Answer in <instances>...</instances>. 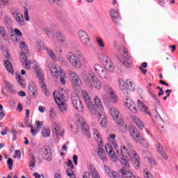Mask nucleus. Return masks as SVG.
<instances>
[{
    "label": "nucleus",
    "mask_w": 178,
    "mask_h": 178,
    "mask_svg": "<svg viewBox=\"0 0 178 178\" xmlns=\"http://www.w3.org/2000/svg\"><path fill=\"white\" fill-rule=\"evenodd\" d=\"M119 84L120 88L122 90V94H124V95H129V94H130L131 90L127 89L124 86H123V81L120 80Z\"/></svg>",
    "instance_id": "c9c22d12"
},
{
    "label": "nucleus",
    "mask_w": 178,
    "mask_h": 178,
    "mask_svg": "<svg viewBox=\"0 0 178 178\" xmlns=\"http://www.w3.org/2000/svg\"><path fill=\"white\" fill-rule=\"evenodd\" d=\"M67 59L73 67H76L77 69H80L82 67L83 64L86 63V57H84V54L79 50L75 51L74 54L69 52L67 54Z\"/></svg>",
    "instance_id": "f03ea898"
},
{
    "label": "nucleus",
    "mask_w": 178,
    "mask_h": 178,
    "mask_svg": "<svg viewBox=\"0 0 178 178\" xmlns=\"http://www.w3.org/2000/svg\"><path fill=\"white\" fill-rule=\"evenodd\" d=\"M4 66L6 69V70L8 72V73H10L11 74H13V67H12V63L9 60L4 61Z\"/></svg>",
    "instance_id": "f704fd0d"
},
{
    "label": "nucleus",
    "mask_w": 178,
    "mask_h": 178,
    "mask_svg": "<svg viewBox=\"0 0 178 178\" xmlns=\"http://www.w3.org/2000/svg\"><path fill=\"white\" fill-rule=\"evenodd\" d=\"M7 165L10 169V170H12V168H13V160L12 159H8L7 161Z\"/></svg>",
    "instance_id": "6e6d98bb"
},
{
    "label": "nucleus",
    "mask_w": 178,
    "mask_h": 178,
    "mask_svg": "<svg viewBox=\"0 0 178 178\" xmlns=\"http://www.w3.org/2000/svg\"><path fill=\"white\" fill-rule=\"evenodd\" d=\"M28 92L30 95L33 99L37 98V95H38V90L37 88V86L34 85L33 83L30 84L28 86Z\"/></svg>",
    "instance_id": "412c9836"
},
{
    "label": "nucleus",
    "mask_w": 178,
    "mask_h": 178,
    "mask_svg": "<svg viewBox=\"0 0 178 178\" xmlns=\"http://www.w3.org/2000/svg\"><path fill=\"white\" fill-rule=\"evenodd\" d=\"M67 172V176H69V177L70 178H76V175H74V173L73 172V170H72V168H67L66 170Z\"/></svg>",
    "instance_id": "603ef678"
},
{
    "label": "nucleus",
    "mask_w": 178,
    "mask_h": 178,
    "mask_svg": "<svg viewBox=\"0 0 178 178\" xmlns=\"http://www.w3.org/2000/svg\"><path fill=\"white\" fill-rule=\"evenodd\" d=\"M42 152H43V159L44 161H49L52 160V151L49 147L44 146L42 148Z\"/></svg>",
    "instance_id": "f3484780"
},
{
    "label": "nucleus",
    "mask_w": 178,
    "mask_h": 178,
    "mask_svg": "<svg viewBox=\"0 0 178 178\" xmlns=\"http://www.w3.org/2000/svg\"><path fill=\"white\" fill-rule=\"evenodd\" d=\"M0 34L4 38V40H6L8 38V34L6 33V31H5V29L3 26H0Z\"/></svg>",
    "instance_id": "09e8293b"
},
{
    "label": "nucleus",
    "mask_w": 178,
    "mask_h": 178,
    "mask_svg": "<svg viewBox=\"0 0 178 178\" xmlns=\"http://www.w3.org/2000/svg\"><path fill=\"white\" fill-rule=\"evenodd\" d=\"M94 101H95L94 105L97 106V108H99V109H102V108H104L102 106V103H101V99H99V97H98L97 96H95L94 97Z\"/></svg>",
    "instance_id": "37998d69"
},
{
    "label": "nucleus",
    "mask_w": 178,
    "mask_h": 178,
    "mask_svg": "<svg viewBox=\"0 0 178 178\" xmlns=\"http://www.w3.org/2000/svg\"><path fill=\"white\" fill-rule=\"evenodd\" d=\"M99 120H100V124L102 126V127H106V118H105V115H103V117H99Z\"/></svg>",
    "instance_id": "de8ad7c7"
},
{
    "label": "nucleus",
    "mask_w": 178,
    "mask_h": 178,
    "mask_svg": "<svg viewBox=\"0 0 178 178\" xmlns=\"http://www.w3.org/2000/svg\"><path fill=\"white\" fill-rule=\"evenodd\" d=\"M88 108L89 111L92 115H96L98 118H102V114H101V112L104 111V108H102V109H99V108L95 105H94L92 103H90V104H88L87 106Z\"/></svg>",
    "instance_id": "4468645a"
},
{
    "label": "nucleus",
    "mask_w": 178,
    "mask_h": 178,
    "mask_svg": "<svg viewBox=\"0 0 178 178\" xmlns=\"http://www.w3.org/2000/svg\"><path fill=\"white\" fill-rule=\"evenodd\" d=\"M117 154L122 165L120 171V173L122 175V178H136L134 175H133V172L130 170V165L129 164V161H130V158L131 157V151L129 152L126 146L121 145L120 152L118 149Z\"/></svg>",
    "instance_id": "f257e3e1"
},
{
    "label": "nucleus",
    "mask_w": 178,
    "mask_h": 178,
    "mask_svg": "<svg viewBox=\"0 0 178 178\" xmlns=\"http://www.w3.org/2000/svg\"><path fill=\"white\" fill-rule=\"evenodd\" d=\"M42 124H44V122L42 121H36L35 126V129L36 130H38V131H40V129H41V127H42Z\"/></svg>",
    "instance_id": "864d4df0"
},
{
    "label": "nucleus",
    "mask_w": 178,
    "mask_h": 178,
    "mask_svg": "<svg viewBox=\"0 0 178 178\" xmlns=\"http://www.w3.org/2000/svg\"><path fill=\"white\" fill-rule=\"evenodd\" d=\"M54 98L55 102L58 105V108L62 113H66L67 112V106L65 104L66 101V97L61 92H54Z\"/></svg>",
    "instance_id": "7ed1b4c3"
},
{
    "label": "nucleus",
    "mask_w": 178,
    "mask_h": 178,
    "mask_svg": "<svg viewBox=\"0 0 178 178\" xmlns=\"http://www.w3.org/2000/svg\"><path fill=\"white\" fill-rule=\"evenodd\" d=\"M95 75V74H94L92 71H89L88 72H83L81 74V79L88 87H92V82H91V80L94 79Z\"/></svg>",
    "instance_id": "9b49d317"
},
{
    "label": "nucleus",
    "mask_w": 178,
    "mask_h": 178,
    "mask_svg": "<svg viewBox=\"0 0 178 178\" xmlns=\"http://www.w3.org/2000/svg\"><path fill=\"white\" fill-rule=\"evenodd\" d=\"M72 105L78 111V112H83L84 108L83 107V104H81V101L77 95H72Z\"/></svg>",
    "instance_id": "ddd939ff"
},
{
    "label": "nucleus",
    "mask_w": 178,
    "mask_h": 178,
    "mask_svg": "<svg viewBox=\"0 0 178 178\" xmlns=\"http://www.w3.org/2000/svg\"><path fill=\"white\" fill-rule=\"evenodd\" d=\"M46 51H47L48 55L50 56V58L53 60H56V56L55 55V54H54V51H52L51 49H49L48 48H46Z\"/></svg>",
    "instance_id": "c03bdc74"
},
{
    "label": "nucleus",
    "mask_w": 178,
    "mask_h": 178,
    "mask_svg": "<svg viewBox=\"0 0 178 178\" xmlns=\"http://www.w3.org/2000/svg\"><path fill=\"white\" fill-rule=\"evenodd\" d=\"M123 87H124L127 90L129 91L134 90V87L133 86V83L131 81L127 80L126 83L123 81Z\"/></svg>",
    "instance_id": "e433bc0d"
},
{
    "label": "nucleus",
    "mask_w": 178,
    "mask_h": 178,
    "mask_svg": "<svg viewBox=\"0 0 178 178\" xmlns=\"http://www.w3.org/2000/svg\"><path fill=\"white\" fill-rule=\"evenodd\" d=\"M42 134L43 137H49V136H51V130H49V129L43 128L42 129Z\"/></svg>",
    "instance_id": "a18cd8bd"
},
{
    "label": "nucleus",
    "mask_w": 178,
    "mask_h": 178,
    "mask_svg": "<svg viewBox=\"0 0 178 178\" xmlns=\"http://www.w3.org/2000/svg\"><path fill=\"white\" fill-rule=\"evenodd\" d=\"M151 83H149V86L147 87L148 91L151 95V97L156 101V106H158L159 105V102H161V99H158L156 95H155V93H154V91H152V89H151Z\"/></svg>",
    "instance_id": "7c9ffc66"
},
{
    "label": "nucleus",
    "mask_w": 178,
    "mask_h": 178,
    "mask_svg": "<svg viewBox=\"0 0 178 178\" xmlns=\"http://www.w3.org/2000/svg\"><path fill=\"white\" fill-rule=\"evenodd\" d=\"M27 54L24 52H21V56L19 57V59L22 63V66H24V69H26V70H30L31 67L29 65V59H27Z\"/></svg>",
    "instance_id": "5701e85b"
},
{
    "label": "nucleus",
    "mask_w": 178,
    "mask_h": 178,
    "mask_svg": "<svg viewBox=\"0 0 178 178\" xmlns=\"http://www.w3.org/2000/svg\"><path fill=\"white\" fill-rule=\"evenodd\" d=\"M49 116L51 119H54L56 116V112L55 111V108H51L49 111Z\"/></svg>",
    "instance_id": "5fc2aeb1"
},
{
    "label": "nucleus",
    "mask_w": 178,
    "mask_h": 178,
    "mask_svg": "<svg viewBox=\"0 0 178 178\" xmlns=\"http://www.w3.org/2000/svg\"><path fill=\"white\" fill-rule=\"evenodd\" d=\"M129 132L134 141H136V143H139L140 138L142 137L141 135H140V131L134 128V127H131L129 128Z\"/></svg>",
    "instance_id": "6ab92c4d"
},
{
    "label": "nucleus",
    "mask_w": 178,
    "mask_h": 178,
    "mask_svg": "<svg viewBox=\"0 0 178 178\" xmlns=\"http://www.w3.org/2000/svg\"><path fill=\"white\" fill-rule=\"evenodd\" d=\"M81 128H82L83 133V134H85L86 138H90L91 135L90 134V127H88L87 123L83 122L81 124Z\"/></svg>",
    "instance_id": "cd10ccee"
},
{
    "label": "nucleus",
    "mask_w": 178,
    "mask_h": 178,
    "mask_svg": "<svg viewBox=\"0 0 178 178\" xmlns=\"http://www.w3.org/2000/svg\"><path fill=\"white\" fill-rule=\"evenodd\" d=\"M88 170L90 171V174L92 175V178H101L99 177V174L98 173V171L97 169H95V167L92 165H90L88 167Z\"/></svg>",
    "instance_id": "bb28decb"
},
{
    "label": "nucleus",
    "mask_w": 178,
    "mask_h": 178,
    "mask_svg": "<svg viewBox=\"0 0 178 178\" xmlns=\"http://www.w3.org/2000/svg\"><path fill=\"white\" fill-rule=\"evenodd\" d=\"M131 119L133 122L136 124V126H138V129H140V130H143V129H144V123L141 122V120H140L138 117L136 115H131Z\"/></svg>",
    "instance_id": "c85d7f7f"
},
{
    "label": "nucleus",
    "mask_w": 178,
    "mask_h": 178,
    "mask_svg": "<svg viewBox=\"0 0 178 178\" xmlns=\"http://www.w3.org/2000/svg\"><path fill=\"white\" fill-rule=\"evenodd\" d=\"M110 16L115 24H119V22H120V14L119 12L111 9L110 11Z\"/></svg>",
    "instance_id": "4be33fe9"
},
{
    "label": "nucleus",
    "mask_w": 178,
    "mask_h": 178,
    "mask_svg": "<svg viewBox=\"0 0 178 178\" xmlns=\"http://www.w3.org/2000/svg\"><path fill=\"white\" fill-rule=\"evenodd\" d=\"M104 168H105V171L106 172L109 177L118 178V172L111 170V168L108 166L105 165Z\"/></svg>",
    "instance_id": "473e14b6"
},
{
    "label": "nucleus",
    "mask_w": 178,
    "mask_h": 178,
    "mask_svg": "<svg viewBox=\"0 0 178 178\" xmlns=\"http://www.w3.org/2000/svg\"><path fill=\"white\" fill-rule=\"evenodd\" d=\"M132 159L133 164L136 169H140V157L137 155V152L134 150H131V156L130 159Z\"/></svg>",
    "instance_id": "aec40b11"
},
{
    "label": "nucleus",
    "mask_w": 178,
    "mask_h": 178,
    "mask_svg": "<svg viewBox=\"0 0 178 178\" xmlns=\"http://www.w3.org/2000/svg\"><path fill=\"white\" fill-rule=\"evenodd\" d=\"M99 59L102 63V65L104 66L106 70L109 73H112L113 70H115V67H113V64L112 63V60L111 58L106 56V54H103L99 56Z\"/></svg>",
    "instance_id": "423d86ee"
},
{
    "label": "nucleus",
    "mask_w": 178,
    "mask_h": 178,
    "mask_svg": "<svg viewBox=\"0 0 178 178\" xmlns=\"http://www.w3.org/2000/svg\"><path fill=\"white\" fill-rule=\"evenodd\" d=\"M78 37L80 39L81 42L87 48H90L91 46V42L90 40V36L87 34V32L80 30L78 31Z\"/></svg>",
    "instance_id": "1a4fd4ad"
},
{
    "label": "nucleus",
    "mask_w": 178,
    "mask_h": 178,
    "mask_svg": "<svg viewBox=\"0 0 178 178\" xmlns=\"http://www.w3.org/2000/svg\"><path fill=\"white\" fill-rule=\"evenodd\" d=\"M82 95L83 97V99L85 100L87 106L92 104V102L91 101V99H90L88 93H87L86 92H83Z\"/></svg>",
    "instance_id": "4c0bfd02"
},
{
    "label": "nucleus",
    "mask_w": 178,
    "mask_h": 178,
    "mask_svg": "<svg viewBox=\"0 0 178 178\" xmlns=\"http://www.w3.org/2000/svg\"><path fill=\"white\" fill-rule=\"evenodd\" d=\"M19 48L22 50V52H24L25 54H29V49L27 47V44L24 42H21L19 44Z\"/></svg>",
    "instance_id": "79ce46f5"
},
{
    "label": "nucleus",
    "mask_w": 178,
    "mask_h": 178,
    "mask_svg": "<svg viewBox=\"0 0 178 178\" xmlns=\"http://www.w3.org/2000/svg\"><path fill=\"white\" fill-rule=\"evenodd\" d=\"M90 175V173H88V172L86 171L83 173L82 175V177L83 178H90L88 177V175Z\"/></svg>",
    "instance_id": "774afa93"
},
{
    "label": "nucleus",
    "mask_w": 178,
    "mask_h": 178,
    "mask_svg": "<svg viewBox=\"0 0 178 178\" xmlns=\"http://www.w3.org/2000/svg\"><path fill=\"white\" fill-rule=\"evenodd\" d=\"M56 37L60 42H66V38H65V36L62 33L60 32H56Z\"/></svg>",
    "instance_id": "ea45409f"
},
{
    "label": "nucleus",
    "mask_w": 178,
    "mask_h": 178,
    "mask_svg": "<svg viewBox=\"0 0 178 178\" xmlns=\"http://www.w3.org/2000/svg\"><path fill=\"white\" fill-rule=\"evenodd\" d=\"M138 108L141 112H143V113H145L146 115H151V113L148 111V107L145 106L144 102H140V100H138Z\"/></svg>",
    "instance_id": "a878e982"
},
{
    "label": "nucleus",
    "mask_w": 178,
    "mask_h": 178,
    "mask_svg": "<svg viewBox=\"0 0 178 178\" xmlns=\"http://www.w3.org/2000/svg\"><path fill=\"white\" fill-rule=\"evenodd\" d=\"M37 76L39 79V83L40 84V87L43 91L44 95L46 97H49V92H48V89H47V85H45V82H44V74L42 72L36 71Z\"/></svg>",
    "instance_id": "f8f14e48"
},
{
    "label": "nucleus",
    "mask_w": 178,
    "mask_h": 178,
    "mask_svg": "<svg viewBox=\"0 0 178 178\" xmlns=\"http://www.w3.org/2000/svg\"><path fill=\"white\" fill-rule=\"evenodd\" d=\"M29 166H31V168H34V166H35V156H32V160L29 164Z\"/></svg>",
    "instance_id": "bf43d9fd"
},
{
    "label": "nucleus",
    "mask_w": 178,
    "mask_h": 178,
    "mask_svg": "<svg viewBox=\"0 0 178 178\" xmlns=\"http://www.w3.org/2000/svg\"><path fill=\"white\" fill-rule=\"evenodd\" d=\"M110 113L114 120H115L116 123L120 126V127H124V129H126L127 127V125L124 124V122L120 118V113H119V111L118 109L112 107L110 108Z\"/></svg>",
    "instance_id": "0eeeda50"
},
{
    "label": "nucleus",
    "mask_w": 178,
    "mask_h": 178,
    "mask_svg": "<svg viewBox=\"0 0 178 178\" xmlns=\"http://www.w3.org/2000/svg\"><path fill=\"white\" fill-rule=\"evenodd\" d=\"M9 3L8 0H0V8H5Z\"/></svg>",
    "instance_id": "4d7b16f0"
},
{
    "label": "nucleus",
    "mask_w": 178,
    "mask_h": 178,
    "mask_svg": "<svg viewBox=\"0 0 178 178\" xmlns=\"http://www.w3.org/2000/svg\"><path fill=\"white\" fill-rule=\"evenodd\" d=\"M136 143L138 144H140L145 148H148V147H149V143H148V141H147L145 138H143V136L140 137V138H139V142H136Z\"/></svg>",
    "instance_id": "58836bf2"
},
{
    "label": "nucleus",
    "mask_w": 178,
    "mask_h": 178,
    "mask_svg": "<svg viewBox=\"0 0 178 178\" xmlns=\"http://www.w3.org/2000/svg\"><path fill=\"white\" fill-rule=\"evenodd\" d=\"M157 90H159V92L158 94L159 97H161L165 94V92L163 91V89L161 88V86H157Z\"/></svg>",
    "instance_id": "052dcab7"
},
{
    "label": "nucleus",
    "mask_w": 178,
    "mask_h": 178,
    "mask_svg": "<svg viewBox=\"0 0 178 178\" xmlns=\"http://www.w3.org/2000/svg\"><path fill=\"white\" fill-rule=\"evenodd\" d=\"M124 102L129 111H131V112H134V113L137 112V108L136 107V104H134V102H133V100H131L129 96L125 97Z\"/></svg>",
    "instance_id": "dca6fc26"
},
{
    "label": "nucleus",
    "mask_w": 178,
    "mask_h": 178,
    "mask_svg": "<svg viewBox=\"0 0 178 178\" xmlns=\"http://www.w3.org/2000/svg\"><path fill=\"white\" fill-rule=\"evenodd\" d=\"M68 74L70 77H72V86L74 87H80L81 84H83V82L81 81V79L77 76V74L72 71H68Z\"/></svg>",
    "instance_id": "2eb2a0df"
},
{
    "label": "nucleus",
    "mask_w": 178,
    "mask_h": 178,
    "mask_svg": "<svg viewBox=\"0 0 178 178\" xmlns=\"http://www.w3.org/2000/svg\"><path fill=\"white\" fill-rule=\"evenodd\" d=\"M49 70L51 72V76L54 77V79H59L61 83L63 85L66 84V80H65L66 75L65 74V71L60 70L58 71L56 66L55 65H51L49 67Z\"/></svg>",
    "instance_id": "39448f33"
},
{
    "label": "nucleus",
    "mask_w": 178,
    "mask_h": 178,
    "mask_svg": "<svg viewBox=\"0 0 178 178\" xmlns=\"http://www.w3.org/2000/svg\"><path fill=\"white\" fill-rule=\"evenodd\" d=\"M92 131H93V134L95 140H97V141H98V140L101 141V134H99L98 130H97V129H93Z\"/></svg>",
    "instance_id": "49530a36"
},
{
    "label": "nucleus",
    "mask_w": 178,
    "mask_h": 178,
    "mask_svg": "<svg viewBox=\"0 0 178 178\" xmlns=\"http://www.w3.org/2000/svg\"><path fill=\"white\" fill-rule=\"evenodd\" d=\"M107 90H108V93L110 94L111 101L114 102V104H116V102H118V97H116L115 92L112 90V88H111V86H107Z\"/></svg>",
    "instance_id": "2f4dec72"
},
{
    "label": "nucleus",
    "mask_w": 178,
    "mask_h": 178,
    "mask_svg": "<svg viewBox=\"0 0 178 178\" xmlns=\"http://www.w3.org/2000/svg\"><path fill=\"white\" fill-rule=\"evenodd\" d=\"M38 131H38L37 129H31V133L33 136H35V134H37V133H38Z\"/></svg>",
    "instance_id": "338daca9"
},
{
    "label": "nucleus",
    "mask_w": 178,
    "mask_h": 178,
    "mask_svg": "<svg viewBox=\"0 0 178 178\" xmlns=\"http://www.w3.org/2000/svg\"><path fill=\"white\" fill-rule=\"evenodd\" d=\"M4 84L6 85V90L8 92H10L11 94H16V90L13 89V86L12 83L8 82L7 81H4Z\"/></svg>",
    "instance_id": "c756f323"
},
{
    "label": "nucleus",
    "mask_w": 178,
    "mask_h": 178,
    "mask_svg": "<svg viewBox=\"0 0 178 178\" xmlns=\"http://www.w3.org/2000/svg\"><path fill=\"white\" fill-rule=\"evenodd\" d=\"M12 15L19 26H24V17H23V15L19 11H14Z\"/></svg>",
    "instance_id": "a211bd4d"
},
{
    "label": "nucleus",
    "mask_w": 178,
    "mask_h": 178,
    "mask_svg": "<svg viewBox=\"0 0 178 178\" xmlns=\"http://www.w3.org/2000/svg\"><path fill=\"white\" fill-rule=\"evenodd\" d=\"M73 159V162L74 163V165H76V166H77L78 163L77 161H79V157L77 156V155L74 154L72 157Z\"/></svg>",
    "instance_id": "e2e57ef3"
},
{
    "label": "nucleus",
    "mask_w": 178,
    "mask_h": 178,
    "mask_svg": "<svg viewBox=\"0 0 178 178\" xmlns=\"http://www.w3.org/2000/svg\"><path fill=\"white\" fill-rule=\"evenodd\" d=\"M52 131L53 134H55L56 138H59V137H63V132L60 131V128L59 125L56 123H54L52 125Z\"/></svg>",
    "instance_id": "b1692460"
},
{
    "label": "nucleus",
    "mask_w": 178,
    "mask_h": 178,
    "mask_svg": "<svg viewBox=\"0 0 178 178\" xmlns=\"http://www.w3.org/2000/svg\"><path fill=\"white\" fill-rule=\"evenodd\" d=\"M14 31L16 35H18V37H22L23 35V33H22V31H20V30H19L18 29H15Z\"/></svg>",
    "instance_id": "680f3d73"
},
{
    "label": "nucleus",
    "mask_w": 178,
    "mask_h": 178,
    "mask_svg": "<svg viewBox=\"0 0 178 178\" xmlns=\"http://www.w3.org/2000/svg\"><path fill=\"white\" fill-rule=\"evenodd\" d=\"M24 15L26 22H29L30 17H29V9H27V7H24Z\"/></svg>",
    "instance_id": "3c124183"
},
{
    "label": "nucleus",
    "mask_w": 178,
    "mask_h": 178,
    "mask_svg": "<svg viewBox=\"0 0 178 178\" xmlns=\"http://www.w3.org/2000/svg\"><path fill=\"white\" fill-rule=\"evenodd\" d=\"M92 86H88L90 88H97V90H101L102 86H101V81H99V79L97 78V76L95 74L94 78H92L91 80Z\"/></svg>",
    "instance_id": "393cba45"
},
{
    "label": "nucleus",
    "mask_w": 178,
    "mask_h": 178,
    "mask_svg": "<svg viewBox=\"0 0 178 178\" xmlns=\"http://www.w3.org/2000/svg\"><path fill=\"white\" fill-rule=\"evenodd\" d=\"M96 42H97L99 47H100V48H105V44L104 43V41L102 40V39H101V38L99 37H97L96 38Z\"/></svg>",
    "instance_id": "8fccbe9b"
},
{
    "label": "nucleus",
    "mask_w": 178,
    "mask_h": 178,
    "mask_svg": "<svg viewBox=\"0 0 178 178\" xmlns=\"http://www.w3.org/2000/svg\"><path fill=\"white\" fill-rule=\"evenodd\" d=\"M17 81L19 86H23V78H22L20 74L17 75Z\"/></svg>",
    "instance_id": "13d9d810"
},
{
    "label": "nucleus",
    "mask_w": 178,
    "mask_h": 178,
    "mask_svg": "<svg viewBox=\"0 0 178 178\" xmlns=\"http://www.w3.org/2000/svg\"><path fill=\"white\" fill-rule=\"evenodd\" d=\"M95 72L99 76V77L105 82L111 81V76L99 64L94 65Z\"/></svg>",
    "instance_id": "6e6552de"
},
{
    "label": "nucleus",
    "mask_w": 178,
    "mask_h": 178,
    "mask_svg": "<svg viewBox=\"0 0 178 178\" xmlns=\"http://www.w3.org/2000/svg\"><path fill=\"white\" fill-rule=\"evenodd\" d=\"M3 22L6 27H10V26H12V19H10L8 15L4 16Z\"/></svg>",
    "instance_id": "a19ab883"
},
{
    "label": "nucleus",
    "mask_w": 178,
    "mask_h": 178,
    "mask_svg": "<svg viewBox=\"0 0 178 178\" xmlns=\"http://www.w3.org/2000/svg\"><path fill=\"white\" fill-rule=\"evenodd\" d=\"M145 170L144 177L145 178H152V175L147 171Z\"/></svg>",
    "instance_id": "0e129e2a"
},
{
    "label": "nucleus",
    "mask_w": 178,
    "mask_h": 178,
    "mask_svg": "<svg viewBox=\"0 0 178 178\" xmlns=\"http://www.w3.org/2000/svg\"><path fill=\"white\" fill-rule=\"evenodd\" d=\"M97 155L104 162V161H106V153L103 148H99V150L97 151Z\"/></svg>",
    "instance_id": "72a5a7b5"
},
{
    "label": "nucleus",
    "mask_w": 178,
    "mask_h": 178,
    "mask_svg": "<svg viewBox=\"0 0 178 178\" xmlns=\"http://www.w3.org/2000/svg\"><path fill=\"white\" fill-rule=\"evenodd\" d=\"M121 51L122 52V56L124 59L122 64L125 67L129 68L130 66H131V65H133V60L131 59V56L129 55V50H127L126 47H123Z\"/></svg>",
    "instance_id": "9d476101"
},
{
    "label": "nucleus",
    "mask_w": 178,
    "mask_h": 178,
    "mask_svg": "<svg viewBox=\"0 0 178 178\" xmlns=\"http://www.w3.org/2000/svg\"><path fill=\"white\" fill-rule=\"evenodd\" d=\"M105 148L111 161H113V162H116L118 161V156H116V154H115V151H113V148L116 151H118V149H119V147H118V143H116V140H113L111 144L106 145Z\"/></svg>",
    "instance_id": "20e7f679"
},
{
    "label": "nucleus",
    "mask_w": 178,
    "mask_h": 178,
    "mask_svg": "<svg viewBox=\"0 0 178 178\" xmlns=\"http://www.w3.org/2000/svg\"><path fill=\"white\" fill-rule=\"evenodd\" d=\"M17 111L18 112H22V111H23V106L22 105V103L18 104V106L17 107Z\"/></svg>",
    "instance_id": "69168bd1"
}]
</instances>
